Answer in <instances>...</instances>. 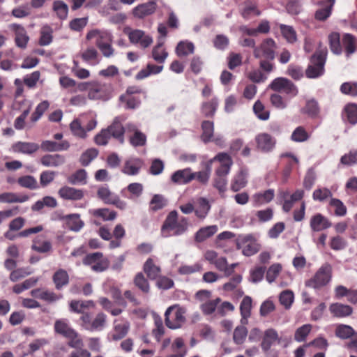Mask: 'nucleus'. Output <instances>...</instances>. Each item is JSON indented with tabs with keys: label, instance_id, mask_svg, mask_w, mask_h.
Instances as JSON below:
<instances>
[{
	"label": "nucleus",
	"instance_id": "nucleus-1",
	"mask_svg": "<svg viewBox=\"0 0 357 357\" xmlns=\"http://www.w3.org/2000/svg\"><path fill=\"white\" fill-rule=\"evenodd\" d=\"M188 226L189 222L187 218H178V212L172 211L168 214L161 227V236L167 238L172 235H181L188 230Z\"/></svg>",
	"mask_w": 357,
	"mask_h": 357
},
{
	"label": "nucleus",
	"instance_id": "nucleus-2",
	"mask_svg": "<svg viewBox=\"0 0 357 357\" xmlns=\"http://www.w3.org/2000/svg\"><path fill=\"white\" fill-rule=\"evenodd\" d=\"M332 277V268L328 264L322 265L313 278L306 282V286L319 289L328 284Z\"/></svg>",
	"mask_w": 357,
	"mask_h": 357
},
{
	"label": "nucleus",
	"instance_id": "nucleus-3",
	"mask_svg": "<svg viewBox=\"0 0 357 357\" xmlns=\"http://www.w3.org/2000/svg\"><path fill=\"white\" fill-rule=\"evenodd\" d=\"M185 310L178 305L169 307L165 314L167 326L171 329L180 328L185 321Z\"/></svg>",
	"mask_w": 357,
	"mask_h": 357
},
{
	"label": "nucleus",
	"instance_id": "nucleus-4",
	"mask_svg": "<svg viewBox=\"0 0 357 357\" xmlns=\"http://www.w3.org/2000/svg\"><path fill=\"white\" fill-rule=\"evenodd\" d=\"M237 249L241 250L243 255L249 257L260 250V245L252 234L241 235L236 239Z\"/></svg>",
	"mask_w": 357,
	"mask_h": 357
},
{
	"label": "nucleus",
	"instance_id": "nucleus-5",
	"mask_svg": "<svg viewBox=\"0 0 357 357\" xmlns=\"http://www.w3.org/2000/svg\"><path fill=\"white\" fill-rule=\"evenodd\" d=\"M106 323L107 316L102 312L98 313L93 319L89 314H83L80 317V326L91 332L102 331Z\"/></svg>",
	"mask_w": 357,
	"mask_h": 357
},
{
	"label": "nucleus",
	"instance_id": "nucleus-6",
	"mask_svg": "<svg viewBox=\"0 0 357 357\" xmlns=\"http://www.w3.org/2000/svg\"><path fill=\"white\" fill-rule=\"evenodd\" d=\"M276 49L275 42L272 38H266L259 45L254 48L253 55L257 59L273 60Z\"/></svg>",
	"mask_w": 357,
	"mask_h": 357
},
{
	"label": "nucleus",
	"instance_id": "nucleus-7",
	"mask_svg": "<svg viewBox=\"0 0 357 357\" xmlns=\"http://www.w3.org/2000/svg\"><path fill=\"white\" fill-rule=\"evenodd\" d=\"M111 93V86L109 84L96 81H92L90 87L88 98L91 100H104L109 99Z\"/></svg>",
	"mask_w": 357,
	"mask_h": 357
},
{
	"label": "nucleus",
	"instance_id": "nucleus-8",
	"mask_svg": "<svg viewBox=\"0 0 357 357\" xmlns=\"http://www.w3.org/2000/svg\"><path fill=\"white\" fill-rule=\"evenodd\" d=\"M125 33L128 35L131 43L139 45L142 48H146L153 43L152 37L142 30L126 29Z\"/></svg>",
	"mask_w": 357,
	"mask_h": 357
},
{
	"label": "nucleus",
	"instance_id": "nucleus-9",
	"mask_svg": "<svg viewBox=\"0 0 357 357\" xmlns=\"http://www.w3.org/2000/svg\"><path fill=\"white\" fill-rule=\"evenodd\" d=\"M269 87L273 91L284 92L290 97H294L298 93L295 85L290 80L284 77H278L273 79Z\"/></svg>",
	"mask_w": 357,
	"mask_h": 357
},
{
	"label": "nucleus",
	"instance_id": "nucleus-10",
	"mask_svg": "<svg viewBox=\"0 0 357 357\" xmlns=\"http://www.w3.org/2000/svg\"><path fill=\"white\" fill-rule=\"evenodd\" d=\"M83 263L85 265L91 266V268L96 272L104 271L109 265L108 259L107 258H104L102 257V254L100 252H95L88 255L84 259Z\"/></svg>",
	"mask_w": 357,
	"mask_h": 357
},
{
	"label": "nucleus",
	"instance_id": "nucleus-11",
	"mask_svg": "<svg viewBox=\"0 0 357 357\" xmlns=\"http://www.w3.org/2000/svg\"><path fill=\"white\" fill-rule=\"evenodd\" d=\"M326 54H315L311 59V65L306 70V75L309 78H316L324 73Z\"/></svg>",
	"mask_w": 357,
	"mask_h": 357
},
{
	"label": "nucleus",
	"instance_id": "nucleus-12",
	"mask_svg": "<svg viewBox=\"0 0 357 357\" xmlns=\"http://www.w3.org/2000/svg\"><path fill=\"white\" fill-rule=\"evenodd\" d=\"M9 29L15 33V41L16 45L22 49L26 47L29 40V37L24 26L18 24H10L8 26Z\"/></svg>",
	"mask_w": 357,
	"mask_h": 357
},
{
	"label": "nucleus",
	"instance_id": "nucleus-13",
	"mask_svg": "<svg viewBox=\"0 0 357 357\" xmlns=\"http://www.w3.org/2000/svg\"><path fill=\"white\" fill-rule=\"evenodd\" d=\"M58 195L63 200L79 201L83 199L84 192L82 189L63 185L59 189Z\"/></svg>",
	"mask_w": 357,
	"mask_h": 357
},
{
	"label": "nucleus",
	"instance_id": "nucleus-14",
	"mask_svg": "<svg viewBox=\"0 0 357 357\" xmlns=\"http://www.w3.org/2000/svg\"><path fill=\"white\" fill-rule=\"evenodd\" d=\"M215 159H218V161L221 163L215 172L216 176L227 177L233 163L231 158L227 153H220L215 156Z\"/></svg>",
	"mask_w": 357,
	"mask_h": 357
},
{
	"label": "nucleus",
	"instance_id": "nucleus-15",
	"mask_svg": "<svg viewBox=\"0 0 357 357\" xmlns=\"http://www.w3.org/2000/svg\"><path fill=\"white\" fill-rule=\"evenodd\" d=\"M142 166L143 162L142 160L132 157L125 161L121 172L128 176H135L139 173Z\"/></svg>",
	"mask_w": 357,
	"mask_h": 357
},
{
	"label": "nucleus",
	"instance_id": "nucleus-16",
	"mask_svg": "<svg viewBox=\"0 0 357 357\" xmlns=\"http://www.w3.org/2000/svg\"><path fill=\"white\" fill-rule=\"evenodd\" d=\"M126 130L128 132L133 133V135L130 137V143L133 146H141L145 144L146 141V135L140 132L135 124L128 123Z\"/></svg>",
	"mask_w": 357,
	"mask_h": 357
},
{
	"label": "nucleus",
	"instance_id": "nucleus-17",
	"mask_svg": "<svg viewBox=\"0 0 357 357\" xmlns=\"http://www.w3.org/2000/svg\"><path fill=\"white\" fill-rule=\"evenodd\" d=\"M86 39L94 40L95 44L98 47L104 43L112 42V35L106 31H100L97 29L89 31L86 35Z\"/></svg>",
	"mask_w": 357,
	"mask_h": 357
},
{
	"label": "nucleus",
	"instance_id": "nucleus-18",
	"mask_svg": "<svg viewBox=\"0 0 357 357\" xmlns=\"http://www.w3.org/2000/svg\"><path fill=\"white\" fill-rule=\"evenodd\" d=\"M110 136L116 139L120 143L124 142L125 128L122 126L120 117H116L110 126L107 129Z\"/></svg>",
	"mask_w": 357,
	"mask_h": 357
},
{
	"label": "nucleus",
	"instance_id": "nucleus-19",
	"mask_svg": "<svg viewBox=\"0 0 357 357\" xmlns=\"http://www.w3.org/2000/svg\"><path fill=\"white\" fill-rule=\"evenodd\" d=\"M193 179L195 175L190 168L176 171L171 176L172 181L177 184H186Z\"/></svg>",
	"mask_w": 357,
	"mask_h": 357
},
{
	"label": "nucleus",
	"instance_id": "nucleus-20",
	"mask_svg": "<svg viewBox=\"0 0 357 357\" xmlns=\"http://www.w3.org/2000/svg\"><path fill=\"white\" fill-rule=\"evenodd\" d=\"M248 173L245 169H240L233 177L231 183V189L238 192L244 188L248 183Z\"/></svg>",
	"mask_w": 357,
	"mask_h": 357
},
{
	"label": "nucleus",
	"instance_id": "nucleus-21",
	"mask_svg": "<svg viewBox=\"0 0 357 357\" xmlns=\"http://www.w3.org/2000/svg\"><path fill=\"white\" fill-rule=\"evenodd\" d=\"M329 311L333 317L342 318L351 314L353 310L349 305L333 303L330 305Z\"/></svg>",
	"mask_w": 357,
	"mask_h": 357
},
{
	"label": "nucleus",
	"instance_id": "nucleus-22",
	"mask_svg": "<svg viewBox=\"0 0 357 357\" xmlns=\"http://www.w3.org/2000/svg\"><path fill=\"white\" fill-rule=\"evenodd\" d=\"M311 229L314 231H320L331 226L327 218L320 213L313 215L310 222Z\"/></svg>",
	"mask_w": 357,
	"mask_h": 357
},
{
	"label": "nucleus",
	"instance_id": "nucleus-23",
	"mask_svg": "<svg viewBox=\"0 0 357 357\" xmlns=\"http://www.w3.org/2000/svg\"><path fill=\"white\" fill-rule=\"evenodd\" d=\"M40 162L45 167H57L66 162V158L59 154H47L40 158Z\"/></svg>",
	"mask_w": 357,
	"mask_h": 357
},
{
	"label": "nucleus",
	"instance_id": "nucleus-24",
	"mask_svg": "<svg viewBox=\"0 0 357 357\" xmlns=\"http://www.w3.org/2000/svg\"><path fill=\"white\" fill-rule=\"evenodd\" d=\"M257 147L263 151H269L275 146V139L267 133L259 134L256 138Z\"/></svg>",
	"mask_w": 357,
	"mask_h": 357
},
{
	"label": "nucleus",
	"instance_id": "nucleus-25",
	"mask_svg": "<svg viewBox=\"0 0 357 357\" xmlns=\"http://www.w3.org/2000/svg\"><path fill=\"white\" fill-rule=\"evenodd\" d=\"M31 294L36 298H39L48 303L55 302L62 297L61 295H57L53 291L43 289H33L31 291Z\"/></svg>",
	"mask_w": 357,
	"mask_h": 357
},
{
	"label": "nucleus",
	"instance_id": "nucleus-26",
	"mask_svg": "<svg viewBox=\"0 0 357 357\" xmlns=\"http://www.w3.org/2000/svg\"><path fill=\"white\" fill-rule=\"evenodd\" d=\"M39 147L36 143L18 142L12 146V149L15 153L31 154L36 152Z\"/></svg>",
	"mask_w": 357,
	"mask_h": 357
},
{
	"label": "nucleus",
	"instance_id": "nucleus-27",
	"mask_svg": "<svg viewBox=\"0 0 357 357\" xmlns=\"http://www.w3.org/2000/svg\"><path fill=\"white\" fill-rule=\"evenodd\" d=\"M54 330L64 337H76V331L70 327L68 322L66 319H59L56 321L54 324Z\"/></svg>",
	"mask_w": 357,
	"mask_h": 357
},
{
	"label": "nucleus",
	"instance_id": "nucleus-28",
	"mask_svg": "<svg viewBox=\"0 0 357 357\" xmlns=\"http://www.w3.org/2000/svg\"><path fill=\"white\" fill-rule=\"evenodd\" d=\"M129 329L130 324L128 321L117 322L116 320L112 335V340L116 341L123 338L128 333Z\"/></svg>",
	"mask_w": 357,
	"mask_h": 357
},
{
	"label": "nucleus",
	"instance_id": "nucleus-29",
	"mask_svg": "<svg viewBox=\"0 0 357 357\" xmlns=\"http://www.w3.org/2000/svg\"><path fill=\"white\" fill-rule=\"evenodd\" d=\"M211 206L206 198L199 197L195 206V214L199 219L204 220L208 215Z\"/></svg>",
	"mask_w": 357,
	"mask_h": 357
},
{
	"label": "nucleus",
	"instance_id": "nucleus-30",
	"mask_svg": "<svg viewBox=\"0 0 357 357\" xmlns=\"http://www.w3.org/2000/svg\"><path fill=\"white\" fill-rule=\"evenodd\" d=\"M70 147V144L67 141H63L57 143L53 141L46 140L41 144V149L45 151L54 152L66 151Z\"/></svg>",
	"mask_w": 357,
	"mask_h": 357
},
{
	"label": "nucleus",
	"instance_id": "nucleus-31",
	"mask_svg": "<svg viewBox=\"0 0 357 357\" xmlns=\"http://www.w3.org/2000/svg\"><path fill=\"white\" fill-rule=\"evenodd\" d=\"M63 220L68 228L74 231H79L84 227V222L80 219V215L77 213L67 215Z\"/></svg>",
	"mask_w": 357,
	"mask_h": 357
},
{
	"label": "nucleus",
	"instance_id": "nucleus-32",
	"mask_svg": "<svg viewBox=\"0 0 357 357\" xmlns=\"http://www.w3.org/2000/svg\"><path fill=\"white\" fill-rule=\"evenodd\" d=\"M155 10V5L154 2H149L147 3H143L136 6L132 13L135 17L137 18H143L144 17L153 13Z\"/></svg>",
	"mask_w": 357,
	"mask_h": 357
},
{
	"label": "nucleus",
	"instance_id": "nucleus-33",
	"mask_svg": "<svg viewBox=\"0 0 357 357\" xmlns=\"http://www.w3.org/2000/svg\"><path fill=\"white\" fill-rule=\"evenodd\" d=\"M276 341L280 342L278 332L273 328H269L264 333V339L261 342V348L264 351H268L271 345Z\"/></svg>",
	"mask_w": 357,
	"mask_h": 357
},
{
	"label": "nucleus",
	"instance_id": "nucleus-34",
	"mask_svg": "<svg viewBox=\"0 0 357 357\" xmlns=\"http://www.w3.org/2000/svg\"><path fill=\"white\" fill-rule=\"evenodd\" d=\"M274 197V191L273 190H267L264 192H258L252 196V202L255 206L270 202Z\"/></svg>",
	"mask_w": 357,
	"mask_h": 357
},
{
	"label": "nucleus",
	"instance_id": "nucleus-35",
	"mask_svg": "<svg viewBox=\"0 0 357 357\" xmlns=\"http://www.w3.org/2000/svg\"><path fill=\"white\" fill-rule=\"evenodd\" d=\"M218 231L216 225H211L200 228L195 234V241L197 242H203L208 238L212 236Z\"/></svg>",
	"mask_w": 357,
	"mask_h": 357
},
{
	"label": "nucleus",
	"instance_id": "nucleus-36",
	"mask_svg": "<svg viewBox=\"0 0 357 357\" xmlns=\"http://www.w3.org/2000/svg\"><path fill=\"white\" fill-rule=\"evenodd\" d=\"M163 40H158V43L155 45L152 50L153 59L159 63H163L168 56L167 52L163 48Z\"/></svg>",
	"mask_w": 357,
	"mask_h": 357
},
{
	"label": "nucleus",
	"instance_id": "nucleus-37",
	"mask_svg": "<svg viewBox=\"0 0 357 357\" xmlns=\"http://www.w3.org/2000/svg\"><path fill=\"white\" fill-rule=\"evenodd\" d=\"M144 271L151 280H155L159 277L160 268L156 266L151 258H149L144 265Z\"/></svg>",
	"mask_w": 357,
	"mask_h": 357
},
{
	"label": "nucleus",
	"instance_id": "nucleus-38",
	"mask_svg": "<svg viewBox=\"0 0 357 357\" xmlns=\"http://www.w3.org/2000/svg\"><path fill=\"white\" fill-rule=\"evenodd\" d=\"M252 298L251 297L246 296H245L240 305V310L241 314L242 317L241 322L242 324H246L247 319L251 315V310H252Z\"/></svg>",
	"mask_w": 357,
	"mask_h": 357
},
{
	"label": "nucleus",
	"instance_id": "nucleus-39",
	"mask_svg": "<svg viewBox=\"0 0 357 357\" xmlns=\"http://www.w3.org/2000/svg\"><path fill=\"white\" fill-rule=\"evenodd\" d=\"M95 306L94 303L92 301H72L70 303V308L71 311L81 313L82 315L83 314H86L84 312V309L93 308Z\"/></svg>",
	"mask_w": 357,
	"mask_h": 357
},
{
	"label": "nucleus",
	"instance_id": "nucleus-40",
	"mask_svg": "<svg viewBox=\"0 0 357 357\" xmlns=\"http://www.w3.org/2000/svg\"><path fill=\"white\" fill-rule=\"evenodd\" d=\"M89 213L94 217L100 218L104 221L113 220L116 216L115 211L107 208L91 209L89 211Z\"/></svg>",
	"mask_w": 357,
	"mask_h": 357
},
{
	"label": "nucleus",
	"instance_id": "nucleus-41",
	"mask_svg": "<svg viewBox=\"0 0 357 357\" xmlns=\"http://www.w3.org/2000/svg\"><path fill=\"white\" fill-rule=\"evenodd\" d=\"M26 195H18L13 192H4L0 194L1 203H23L28 200Z\"/></svg>",
	"mask_w": 357,
	"mask_h": 357
},
{
	"label": "nucleus",
	"instance_id": "nucleus-42",
	"mask_svg": "<svg viewBox=\"0 0 357 357\" xmlns=\"http://www.w3.org/2000/svg\"><path fill=\"white\" fill-rule=\"evenodd\" d=\"M241 15L245 19H250L252 17L259 15L260 12L257 9L255 3L252 1H246L244 3L241 9Z\"/></svg>",
	"mask_w": 357,
	"mask_h": 357
},
{
	"label": "nucleus",
	"instance_id": "nucleus-43",
	"mask_svg": "<svg viewBox=\"0 0 357 357\" xmlns=\"http://www.w3.org/2000/svg\"><path fill=\"white\" fill-rule=\"evenodd\" d=\"M53 281L56 288L60 289L69 282L68 273L63 269L58 270L53 275Z\"/></svg>",
	"mask_w": 357,
	"mask_h": 357
},
{
	"label": "nucleus",
	"instance_id": "nucleus-44",
	"mask_svg": "<svg viewBox=\"0 0 357 357\" xmlns=\"http://www.w3.org/2000/svg\"><path fill=\"white\" fill-rule=\"evenodd\" d=\"M86 172L81 169L68 176L67 180L72 185L85 184L86 183Z\"/></svg>",
	"mask_w": 357,
	"mask_h": 357
},
{
	"label": "nucleus",
	"instance_id": "nucleus-45",
	"mask_svg": "<svg viewBox=\"0 0 357 357\" xmlns=\"http://www.w3.org/2000/svg\"><path fill=\"white\" fill-rule=\"evenodd\" d=\"M194 45L189 41H181L176 46V52L178 56H185L194 52Z\"/></svg>",
	"mask_w": 357,
	"mask_h": 357
},
{
	"label": "nucleus",
	"instance_id": "nucleus-46",
	"mask_svg": "<svg viewBox=\"0 0 357 357\" xmlns=\"http://www.w3.org/2000/svg\"><path fill=\"white\" fill-rule=\"evenodd\" d=\"M52 29L48 25H44L40 30L39 44L43 46L50 45L52 41Z\"/></svg>",
	"mask_w": 357,
	"mask_h": 357
},
{
	"label": "nucleus",
	"instance_id": "nucleus-47",
	"mask_svg": "<svg viewBox=\"0 0 357 357\" xmlns=\"http://www.w3.org/2000/svg\"><path fill=\"white\" fill-rule=\"evenodd\" d=\"M98 197L105 204H111L112 202H114V199L116 195L114 193L112 192L108 187L102 186L98 188L97 192Z\"/></svg>",
	"mask_w": 357,
	"mask_h": 357
},
{
	"label": "nucleus",
	"instance_id": "nucleus-48",
	"mask_svg": "<svg viewBox=\"0 0 357 357\" xmlns=\"http://www.w3.org/2000/svg\"><path fill=\"white\" fill-rule=\"evenodd\" d=\"M31 248L38 252L45 253L52 249V244L50 241H43L38 237L33 241Z\"/></svg>",
	"mask_w": 357,
	"mask_h": 357
},
{
	"label": "nucleus",
	"instance_id": "nucleus-49",
	"mask_svg": "<svg viewBox=\"0 0 357 357\" xmlns=\"http://www.w3.org/2000/svg\"><path fill=\"white\" fill-rule=\"evenodd\" d=\"M328 40L331 51L335 54H340L342 52L340 34L336 32L331 33L328 36Z\"/></svg>",
	"mask_w": 357,
	"mask_h": 357
},
{
	"label": "nucleus",
	"instance_id": "nucleus-50",
	"mask_svg": "<svg viewBox=\"0 0 357 357\" xmlns=\"http://www.w3.org/2000/svg\"><path fill=\"white\" fill-rule=\"evenodd\" d=\"M53 10L60 19L63 20L66 18L68 13V7L63 1L59 0L54 1Z\"/></svg>",
	"mask_w": 357,
	"mask_h": 357
},
{
	"label": "nucleus",
	"instance_id": "nucleus-51",
	"mask_svg": "<svg viewBox=\"0 0 357 357\" xmlns=\"http://www.w3.org/2000/svg\"><path fill=\"white\" fill-rule=\"evenodd\" d=\"M343 45L345 47L347 55L353 54L356 51V40L353 36L349 33L344 35L342 39Z\"/></svg>",
	"mask_w": 357,
	"mask_h": 357
},
{
	"label": "nucleus",
	"instance_id": "nucleus-52",
	"mask_svg": "<svg viewBox=\"0 0 357 357\" xmlns=\"http://www.w3.org/2000/svg\"><path fill=\"white\" fill-rule=\"evenodd\" d=\"M344 116L351 124L357 123V105L355 104L347 105L344 108Z\"/></svg>",
	"mask_w": 357,
	"mask_h": 357
},
{
	"label": "nucleus",
	"instance_id": "nucleus-53",
	"mask_svg": "<svg viewBox=\"0 0 357 357\" xmlns=\"http://www.w3.org/2000/svg\"><path fill=\"white\" fill-rule=\"evenodd\" d=\"M311 330L312 325L310 324H304L298 328L295 331L294 340L298 342L304 341Z\"/></svg>",
	"mask_w": 357,
	"mask_h": 357
},
{
	"label": "nucleus",
	"instance_id": "nucleus-54",
	"mask_svg": "<svg viewBox=\"0 0 357 357\" xmlns=\"http://www.w3.org/2000/svg\"><path fill=\"white\" fill-rule=\"evenodd\" d=\"M335 334L342 339H347L354 334V330L348 325L340 324L337 326Z\"/></svg>",
	"mask_w": 357,
	"mask_h": 357
},
{
	"label": "nucleus",
	"instance_id": "nucleus-55",
	"mask_svg": "<svg viewBox=\"0 0 357 357\" xmlns=\"http://www.w3.org/2000/svg\"><path fill=\"white\" fill-rule=\"evenodd\" d=\"M218 105V100L216 98H213L209 102L203 103L202 110L203 114L206 116H212L215 114Z\"/></svg>",
	"mask_w": 357,
	"mask_h": 357
},
{
	"label": "nucleus",
	"instance_id": "nucleus-56",
	"mask_svg": "<svg viewBox=\"0 0 357 357\" xmlns=\"http://www.w3.org/2000/svg\"><path fill=\"white\" fill-rule=\"evenodd\" d=\"M280 29L282 36L289 43H294L296 40V33L292 26L280 24Z\"/></svg>",
	"mask_w": 357,
	"mask_h": 357
},
{
	"label": "nucleus",
	"instance_id": "nucleus-57",
	"mask_svg": "<svg viewBox=\"0 0 357 357\" xmlns=\"http://www.w3.org/2000/svg\"><path fill=\"white\" fill-rule=\"evenodd\" d=\"M220 299L215 298L214 300H208L204 302L201 305V309L204 314H211L215 311L218 308V305L220 303Z\"/></svg>",
	"mask_w": 357,
	"mask_h": 357
},
{
	"label": "nucleus",
	"instance_id": "nucleus-58",
	"mask_svg": "<svg viewBox=\"0 0 357 357\" xmlns=\"http://www.w3.org/2000/svg\"><path fill=\"white\" fill-rule=\"evenodd\" d=\"M203 133L202 138L206 142L211 140L213 134V123L209 121H205L202 125Z\"/></svg>",
	"mask_w": 357,
	"mask_h": 357
},
{
	"label": "nucleus",
	"instance_id": "nucleus-59",
	"mask_svg": "<svg viewBox=\"0 0 357 357\" xmlns=\"http://www.w3.org/2000/svg\"><path fill=\"white\" fill-rule=\"evenodd\" d=\"M18 183L24 188L29 189L38 188V183L36 179L32 176H24L20 177L17 180Z\"/></svg>",
	"mask_w": 357,
	"mask_h": 357
},
{
	"label": "nucleus",
	"instance_id": "nucleus-60",
	"mask_svg": "<svg viewBox=\"0 0 357 357\" xmlns=\"http://www.w3.org/2000/svg\"><path fill=\"white\" fill-rule=\"evenodd\" d=\"M50 104L48 101L44 100L38 104L35 112L32 114L31 120L33 123L38 121L44 112L48 109Z\"/></svg>",
	"mask_w": 357,
	"mask_h": 357
},
{
	"label": "nucleus",
	"instance_id": "nucleus-61",
	"mask_svg": "<svg viewBox=\"0 0 357 357\" xmlns=\"http://www.w3.org/2000/svg\"><path fill=\"white\" fill-rule=\"evenodd\" d=\"M309 135L302 126L297 127L291 134V139L296 142H303L307 140Z\"/></svg>",
	"mask_w": 357,
	"mask_h": 357
},
{
	"label": "nucleus",
	"instance_id": "nucleus-62",
	"mask_svg": "<svg viewBox=\"0 0 357 357\" xmlns=\"http://www.w3.org/2000/svg\"><path fill=\"white\" fill-rule=\"evenodd\" d=\"M294 294L290 290H285L281 292L279 300L281 305H282L286 309H289L292 303L294 302Z\"/></svg>",
	"mask_w": 357,
	"mask_h": 357
},
{
	"label": "nucleus",
	"instance_id": "nucleus-63",
	"mask_svg": "<svg viewBox=\"0 0 357 357\" xmlns=\"http://www.w3.org/2000/svg\"><path fill=\"white\" fill-rule=\"evenodd\" d=\"M70 128L74 135L80 138L86 137V132L85 129L82 126L79 119L73 120L70 124Z\"/></svg>",
	"mask_w": 357,
	"mask_h": 357
},
{
	"label": "nucleus",
	"instance_id": "nucleus-64",
	"mask_svg": "<svg viewBox=\"0 0 357 357\" xmlns=\"http://www.w3.org/2000/svg\"><path fill=\"white\" fill-rule=\"evenodd\" d=\"M167 199L163 196L155 195L150 202V208L151 210L155 211L164 208L167 205Z\"/></svg>",
	"mask_w": 357,
	"mask_h": 357
}]
</instances>
